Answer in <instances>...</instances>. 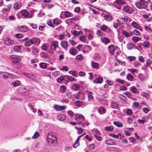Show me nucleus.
Returning <instances> with one entry per match:
<instances>
[{"label": "nucleus", "instance_id": "obj_38", "mask_svg": "<svg viewBox=\"0 0 152 152\" xmlns=\"http://www.w3.org/2000/svg\"><path fill=\"white\" fill-rule=\"evenodd\" d=\"M40 67L43 69H45L47 66V64L44 62H41L39 64Z\"/></svg>", "mask_w": 152, "mask_h": 152}, {"label": "nucleus", "instance_id": "obj_58", "mask_svg": "<svg viewBox=\"0 0 152 152\" xmlns=\"http://www.w3.org/2000/svg\"><path fill=\"white\" fill-rule=\"evenodd\" d=\"M137 121L139 123H140L141 124H143L145 122H146V121L145 120L142 119V120H140V119H138L137 120Z\"/></svg>", "mask_w": 152, "mask_h": 152}, {"label": "nucleus", "instance_id": "obj_31", "mask_svg": "<svg viewBox=\"0 0 152 152\" xmlns=\"http://www.w3.org/2000/svg\"><path fill=\"white\" fill-rule=\"evenodd\" d=\"M21 49L20 46V45H16L13 48L14 51L17 52H20Z\"/></svg>", "mask_w": 152, "mask_h": 152}, {"label": "nucleus", "instance_id": "obj_16", "mask_svg": "<svg viewBox=\"0 0 152 152\" xmlns=\"http://www.w3.org/2000/svg\"><path fill=\"white\" fill-rule=\"evenodd\" d=\"M119 104L118 102L114 101L112 102L111 107L115 109L116 107H119Z\"/></svg>", "mask_w": 152, "mask_h": 152}, {"label": "nucleus", "instance_id": "obj_47", "mask_svg": "<svg viewBox=\"0 0 152 152\" xmlns=\"http://www.w3.org/2000/svg\"><path fill=\"white\" fill-rule=\"evenodd\" d=\"M60 88V91L62 92H64L66 90V87L64 86H61Z\"/></svg>", "mask_w": 152, "mask_h": 152}, {"label": "nucleus", "instance_id": "obj_46", "mask_svg": "<svg viewBox=\"0 0 152 152\" xmlns=\"http://www.w3.org/2000/svg\"><path fill=\"white\" fill-rule=\"evenodd\" d=\"M141 95L142 96H143V97H145V98L148 99L149 97V94L145 92H142L141 94Z\"/></svg>", "mask_w": 152, "mask_h": 152}, {"label": "nucleus", "instance_id": "obj_28", "mask_svg": "<svg viewBox=\"0 0 152 152\" xmlns=\"http://www.w3.org/2000/svg\"><path fill=\"white\" fill-rule=\"evenodd\" d=\"M127 79L130 81H132L134 78L132 75L130 74H128L126 76Z\"/></svg>", "mask_w": 152, "mask_h": 152}, {"label": "nucleus", "instance_id": "obj_62", "mask_svg": "<svg viewBox=\"0 0 152 152\" xmlns=\"http://www.w3.org/2000/svg\"><path fill=\"white\" fill-rule=\"evenodd\" d=\"M86 39V37L85 36H82L80 37V40L83 42H85V40Z\"/></svg>", "mask_w": 152, "mask_h": 152}, {"label": "nucleus", "instance_id": "obj_1", "mask_svg": "<svg viewBox=\"0 0 152 152\" xmlns=\"http://www.w3.org/2000/svg\"><path fill=\"white\" fill-rule=\"evenodd\" d=\"M146 2L144 0H140L135 3L136 6L139 9H146L147 6L146 4Z\"/></svg>", "mask_w": 152, "mask_h": 152}, {"label": "nucleus", "instance_id": "obj_61", "mask_svg": "<svg viewBox=\"0 0 152 152\" xmlns=\"http://www.w3.org/2000/svg\"><path fill=\"white\" fill-rule=\"evenodd\" d=\"M131 72L133 74H135L137 73V71L136 69H131Z\"/></svg>", "mask_w": 152, "mask_h": 152}, {"label": "nucleus", "instance_id": "obj_33", "mask_svg": "<svg viewBox=\"0 0 152 152\" xmlns=\"http://www.w3.org/2000/svg\"><path fill=\"white\" fill-rule=\"evenodd\" d=\"M143 17L148 21L150 22L152 20V18H149L148 15L144 14L143 15Z\"/></svg>", "mask_w": 152, "mask_h": 152}, {"label": "nucleus", "instance_id": "obj_25", "mask_svg": "<svg viewBox=\"0 0 152 152\" xmlns=\"http://www.w3.org/2000/svg\"><path fill=\"white\" fill-rule=\"evenodd\" d=\"M86 93L88 94V98L90 99H93L94 97L93 96V93L90 91H87Z\"/></svg>", "mask_w": 152, "mask_h": 152}, {"label": "nucleus", "instance_id": "obj_24", "mask_svg": "<svg viewBox=\"0 0 152 152\" xmlns=\"http://www.w3.org/2000/svg\"><path fill=\"white\" fill-rule=\"evenodd\" d=\"M130 91L133 93L135 94H137L138 93V91L135 86H132L131 87L130 89Z\"/></svg>", "mask_w": 152, "mask_h": 152}, {"label": "nucleus", "instance_id": "obj_50", "mask_svg": "<svg viewBox=\"0 0 152 152\" xmlns=\"http://www.w3.org/2000/svg\"><path fill=\"white\" fill-rule=\"evenodd\" d=\"M39 134L38 132H36L32 136V138L34 139H35L39 137Z\"/></svg>", "mask_w": 152, "mask_h": 152}, {"label": "nucleus", "instance_id": "obj_7", "mask_svg": "<svg viewBox=\"0 0 152 152\" xmlns=\"http://www.w3.org/2000/svg\"><path fill=\"white\" fill-rule=\"evenodd\" d=\"M108 49L109 50V53L111 55H113L115 54V48L112 45L109 46Z\"/></svg>", "mask_w": 152, "mask_h": 152}, {"label": "nucleus", "instance_id": "obj_20", "mask_svg": "<svg viewBox=\"0 0 152 152\" xmlns=\"http://www.w3.org/2000/svg\"><path fill=\"white\" fill-rule=\"evenodd\" d=\"M10 58L11 60H20V57L17 55H13L11 56L10 57Z\"/></svg>", "mask_w": 152, "mask_h": 152}, {"label": "nucleus", "instance_id": "obj_37", "mask_svg": "<svg viewBox=\"0 0 152 152\" xmlns=\"http://www.w3.org/2000/svg\"><path fill=\"white\" fill-rule=\"evenodd\" d=\"M135 138L140 142H142L143 141V140L136 133L134 134Z\"/></svg>", "mask_w": 152, "mask_h": 152}, {"label": "nucleus", "instance_id": "obj_27", "mask_svg": "<svg viewBox=\"0 0 152 152\" xmlns=\"http://www.w3.org/2000/svg\"><path fill=\"white\" fill-rule=\"evenodd\" d=\"M113 124L118 127H122L123 126V124L121 123L118 121H114Z\"/></svg>", "mask_w": 152, "mask_h": 152}, {"label": "nucleus", "instance_id": "obj_26", "mask_svg": "<svg viewBox=\"0 0 152 152\" xmlns=\"http://www.w3.org/2000/svg\"><path fill=\"white\" fill-rule=\"evenodd\" d=\"M98 111L100 114H103L104 113H105V110L102 107H100L99 108Z\"/></svg>", "mask_w": 152, "mask_h": 152}, {"label": "nucleus", "instance_id": "obj_19", "mask_svg": "<svg viewBox=\"0 0 152 152\" xmlns=\"http://www.w3.org/2000/svg\"><path fill=\"white\" fill-rule=\"evenodd\" d=\"M21 5L20 2H17L14 4L13 8L15 10H17L20 7Z\"/></svg>", "mask_w": 152, "mask_h": 152}, {"label": "nucleus", "instance_id": "obj_10", "mask_svg": "<svg viewBox=\"0 0 152 152\" xmlns=\"http://www.w3.org/2000/svg\"><path fill=\"white\" fill-rule=\"evenodd\" d=\"M79 17L78 16H75L73 18L69 19L67 20L69 23H73L75 21H77L79 20Z\"/></svg>", "mask_w": 152, "mask_h": 152}, {"label": "nucleus", "instance_id": "obj_4", "mask_svg": "<svg viewBox=\"0 0 152 152\" xmlns=\"http://www.w3.org/2000/svg\"><path fill=\"white\" fill-rule=\"evenodd\" d=\"M4 44L8 46L11 45L14 43V41L8 37H6L4 39Z\"/></svg>", "mask_w": 152, "mask_h": 152}, {"label": "nucleus", "instance_id": "obj_9", "mask_svg": "<svg viewBox=\"0 0 152 152\" xmlns=\"http://www.w3.org/2000/svg\"><path fill=\"white\" fill-rule=\"evenodd\" d=\"M61 45L62 48L66 50H67L68 46V42L66 41H62L61 43Z\"/></svg>", "mask_w": 152, "mask_h": 152}, {"label": "nucleus", "instance_id": "obj_3", "mask_svg": "<svg viewBox=\"0 0 152 152\" xmlns=\"http://www.w3.org/2000/svg\"><path fill=\"white\" fill-rule=\"evenodd\" d=\"M37 40L35 38H32L27 41H25L24 42V45L25 47H28L34 44L37 42Z\"/></svg>", "mask_w": 152, "mask_h": 152}, {"label": "nucleus", "instance_id": "obj_12", "mask_svg": "<svg viewBox=\"0 0 152 152\" xmlns=\"http://www.w3.org/2000/svg\"><path fill=\"white\" fill-rule=\"evenodd\" d=\"M103 17L107 21H111L112 19V16L107 14H105L103 16Z\"/></svg>", "mask_w": 152, "mask_h": 152}, {"label": "nucleus", "instance_id": "obj_11", "mask_svg": "<svg viewBox=\"0 0 152 152\" xmlns=\"http://www.w3.org/2000/svg\"><path fill=\"white\" fill-rule=\"evenodd\" d=\"M88 30V32L87 36L88 39L89 40H91L94 38V33L92 31H90Z\"/></svg>", "mask_w": 152, "mask_h": 152}, {"label": "nucleus", "instance_id": "obj_43", "mask_svg": "<svg viewBox=\"0 0 152 152\" xmlns=\"http://www.w3.org/2000/svg\"><path fill=\"white\" fill-rule=\"evenodd\" d=\"M115 2L120 5H123L124 4V2L122 0H116Z\"/></svg>", "mask_w": 152, "mask_h": 152}, {"label": "nucleus", "instance_id": "obj_54", "mask_svg": "<svg viewBox=\"0 0 152 152\" xmlns=\"http://www.w3.org/2000/svg\"><path fill=\"white\" fill-rule=\"evenodd\" d=\"M115 81L116 82L119 83L121 84H124V80L118 78L116 79Z\"/></svg>", "mask_w": 152, "mask_h": 152}, {"label": "nucleus", "instance_id": "obj_45", "mask_svg": "<svg viewBox=\"0 0 152 152\" xmlns=\"http://www.w3.org/2000/svg\"><path fill=\"white\" fill-rule=\"evenodd\" d=\"M19 28L22 29L23 30V31L24 32L27 31L28 30V28L25 26H21Z\"/></svg>", "mask_w": 152, "mask_h": 152}, {"label": "nucleus", "instance_id": "obj_56", "mask_svg": "<svg viewBox=\"0 0 152 152\" xmlns=\"http://www.w3.org/2000/svg\"><path fill=\"white\" fill-rule=\"evenodd\" d=\"M94 136L95 137V138L97 139V140L98 141H100L102 139V138L101 137L98 135H97L94 134Z\"/></svg>", "mask_w": 152, "mask_h": 152}, {"label": "nucleus", "instance_id": "obj_21", "mask_svg": "<svg viewBox=\"0 0 152 152\" xmlns=\"http://www.w3.org/2000/svg\"><path fill=\"white\" fill-rule=\"evenodd\" d=\"M41 57L44 58H49L48 56L46 53L41 52L40 53Z\"/></svg>", "mask_w": 152, "mask_h": 152}, {"label": "nucleus", "instance_id": "obj_57", "mask_svg": "<svg viewBox=\"0 0 152 152\" xmlns=\"http://www.w3.org/2000/svg\"><path fill=\"white\" fill-rule=\"evenodd\" d=\"M25 75L26 77H27L28 78H30L31 77H34V75L33 74H31L30 73H26Z\"/></svg>", "mask_w": 152, "mask_h": 152}, {"label": "nucleus", "instance_id": "obj_14", "mask_svg": "<svg viewBox=\"0 0 152 152\" xmlns=\"http://www.w3.org/2000/svg\"><path fill=\"white\" fill-rule=\"evenodd\" d=\"M52 22L54 24L58 25L61 23V20L60 19L56 18L53 19Z\"/></svg>", "mask_w": 152, "mask_h": 152}, {"label": "nucleus", "instance_id": "obj_44", "mask_svg": "<svg viewBox=\"0 0 152 152\" xmlns=\"http://www.w3.org/2000/svg\"><path fill=\"white\" fill-rule=\"evenodd\" d=\"M64 76L65 77H66L67 79L70 81L73 82V81H74V78L73 77H72L71 76H69V75H65Z\"/></svg>", "mask_w": 152, "mask_h": 152}, {"label": "nucleus", "instance_id": "obj_64", "mask_svg": "<svg viewBox=\"0 0 152 152\" xmlns=\"http://www.w3.org/2000/svg\"><path fill=\"white\" fill-rule=\"evenodd\" d=\"M107 28V26L104 25H103L100 28L101 30L103 31H105Z\"/></svg>", "mask_w": 152, "mask_h": 152}, {"label": "nucleus", "instance_id": "obj_41", "mask_svg": "<svg viewBox=\"0 0 152 152\" xmlns=\"http://www.w3.org/2000/svg\"><path fill=\"white\" fill-rule=\"evenodd\" d=\"M91 65L92 67L94 68H97L99 66L98 64L93 61L91 62Z\"/></svg>", "mask_w": 152, "mask_h": 152}, {"label": "nucleus", "instance_id": "obj_2", "mask_svg": "<svg viewBox=\"0 0 152 152\" xmlns=\"http://www.w3.org/2000/svg\"><path fill=\"white\" fill-rule=\"evenodd\" d=\"M51 49L48 51L49 53H53V50H56V48L58 47V42L57 41H54L50 42Z\"/></svg>", "mask_w": 152, "mask_h": 152}, {"label": "nucleus", "instance_id": "obj_51", "mask_svg": "<svg viewBox=\"0 0 152 152\" xmlns=\"http://www.w3.org/2000/svg\"><path fill=\"white\" fill-rule=\"evenodd\" d=\"M130 141L134 144L135 143V142L136 141V140L134 139V137H131L129 138Z\"/></svg>", "mask_w": 152, "mask_h": 152}, {"label": "nucleus", "instance_id": "obj_18", "mask_svg": "<svg viewBox=\"0 0 152 152\" xmlns=\"http://www.w3.org/2000/svg\"><path fill=\"white\" fill-rule=\"evenodd\" d=\"M70 54L73 55H75L77 53V50L74 48H71L69 50Z\"/></svg>", "mask_w": 152, "mask_h": 152}, {"label": "nucleus", "instance_id": "obj_42", "mask_svg": "<svg viewBox=\"0 0 152 152\" xmlns=\"http://www.w3.org/2000/svg\"><path fill=\"white\" fill-rule=\"evenodd\" d=\"M133 44L129 43L127 45V48L129 50H131L133 48Z\"/></svg>", "mask_w": 152, "mask_h": 152}, {"label": "nucleus", "instance_id": "obj_59", "mask_svg": "<svg viewBox=\"0 0 152 152\" xmlns=\"http://www.w3.org/2000/svg\"><path fill=\"white\" fill-rule=\"evenodd\" d=\"M150 109L148 108H143L142 111L146 114H147L149 111Z\"/></svg>", "mask_w": 152, "mask_h": 152}, {"label": "nucleus", "instance_id": "obj_40", "mask_svg": "<svg viewBox=\"0 0 152 152\" xmlns=\"http://www.w3.org/2000/svg\"><path fill=\"white\" fill-rule=\"evenodd\" d=\"M64 80V77L62 75L57 79V82L58 83H60L62 80Z\"/></svg>", "mask_w": 152, "mask_h": 152}, {"label": "nucleus", "instance_id": "obj_22", "mask_svg": "<svg viewBox=\"0 0 152 152\" xmlns=\"http://www.w3.org/2000/svg\"><path fill=\"white\" fill-rule=\"evenodd\" d=\"M72 89L74 91H77L80 89V85L76 83L73 85L72 86Z\"/></svg>", "mask_w": 152, "mask_h": 152}, {"label": "nucleus", "instance_id": "obj_29", "mask_svg": "<svg viewBox=\"0 0 152 152\" xmlns=\"http://www.w3.org/2000/svg\"><path fill=\"white\" fill-rule=\"evenodd\" d=\"M141 39V38L140 37H134L132 38V40L134 41L135 43Z\"/></svg>", "mask_w": 152, "mask_h": 152}, {"label": "nucleus", "instance_id": "obj_15", "mask_svg": "<svg viewBox=\"0 0 152 152\" xmlns=\"http://www.w3.org/2000/svg\"><path fill=\"white\" fill-rule=\"evenodd\" d=\"M101 40L105 44H107L108 43L110 42V39L107 37H103L101 38Z\"/></svg>", "mask_w": 152, "mask_h": 152}, {"label": "nucleus", "instance_id": "obj_39", "mask_svg": "<svg viewBox=\"0 0 152 152\" xmlns=\"http://www.w3.org/2000/svg\"><path fill=\"white\" fill-rule=\"evenodd\" d=\"M122 34L125 35L126 37L128 38L131 36L129 34L126 30H123L122 32Z\"/></svg>", "mask_w": 152, "mask_h": 152}, {"label": "nucleus", "instance_id": "obj_55", "mask_svg": "<svg viewBox=\"0 0 152 152\" xmlns=\"http://www.w3.org/2000/svg\"><path fill=\"white\" fill-rule=\"evenodd\" d=\"M31 49L33 52L37 53H38L39 52L37 49L34 46L32 47L31 48Z\"/></svg>", "mask_w": 152, "mask_h": 152}, {"label": "nucleus", "instance_id": "obj_36", "mask_svg": "<svg viewBox=\"0 0 152 152\" xmlns=\"http://www.w3.org/2000/svg\"><path fill=\"white\" fill-rule=\"evenodd\" d=\"M52 137H51V134H49L47 136V141L48 142L52 143L53 141H51Z\"/></svg>", "mask_w": 152, "mask_h": 152}, {"label": "nucleus", "instance_id": "obj_8", "mask_svg": "<svg viewBox=\"0 0 152 152\" xmlns=\"http://www.w3.org/2000/svg\"><path fill=\"white\" fill-rule=\"evenodd\" d=\"M75 115L76 116L75 119L77 121H84L85 119L84 117L82 115L77 114H76Z\"/></svg>", "mask_w": 152, "mask_h": 152}, {"label": "nucleus", "instance_id": "obj_34", "mask_svg": "<svg viewBox=\"0 0 152 152\" xmlns=\"http://www.w3.org/2000/svg\"><path fill=\"white\" fill-rule=\"evenodd\" d=\"M12 84L14 87H16L21 85L20 82V81L16 80L14 82L12 83Z\"/></svg>", "mask_w": 152, "mask_h": 152}, {"label": "nucleus", "instance_id": "obj_53", "mask_svg": "<svg viewBox=\"0 0 152 152\" xmlns=\"http://www.w3.org/2000/svg\"><path fill=\"white\" fill-rule=\"evenodd\" d=\"M72 75H73L75 77H77L78 75V74L77 72L75 70H74L72 71Z\"/></svg>", "mask_w": 152, "mask_h": 152}, {"label": "nucleus", "instance_id": "obj_49", "mask_svg": "<svg viewBox=\"0 0 152 152\" xmlns=\"http://www.w3.org/2000/svg\"><path fill=\"white\" fill-rule=\"evenodd\" d=\"M132 24L134 27L136 28H137L139 27V26L138 24L135 22H133Z\"/></svg>", "mask_w": 152, "mask_h": 152}, {"label": "nucleus", "instance_id": "obj_13", "mask_svg": "<svg viewBox=\"0 0 152 152\" xmlns=\"http://www.w3.org/2000/svg\"><path fill=\"white\" fill-rule=\"evenodd\" d=\"M55 109L57 111H60L62 110L65 109L66 108V106H60L56 105L54 107Z\"/></svg>", "mask_w": 152, "mask_h": 152}, {"label": "nucleus", "instance_id": "obj_60", "mask_svg": "<svg viewBox=\"0 0 152 152\" xmlns=\"http://www.w3.org/2000/svg\"><path fill=\"white\" fill-rule=\"evenodd\" d=\"M65 16V17L68 18L70 16V14L68 11H66L64 12Z\"/></svg>", "mask_w": 152, "mask_h": 152}, {"label": "nucleus", "instance_id": "obj_30", "mask_svg": "<svg viewBox=\"0 0 152 152\" xmlns=\"http://www.w3.org/2000/svg\"><path fill=\"white\" fill-rule=\"evenodd\" d=\"M104 129L107 131H112L114 129L113 126H109L105 127L104 128Z\"/></svg>", "mask_w": 152, "mask_h": 152}, {"label": "nucleus", "instance_id": "obj_35", "mask_svg": "<svg viewBox=\"0 0 152 152\" xmlns=\"http://www.w3.org/2000/svg\"><path fill=\"white\" fill-rule=\"evenodd\" d=\"M71 32L73 35L76 37L78 36L80 34V32L77 31L75 30H72L71 31Z\"/></svg>", "mask_w": 152, "mask_h": 152}, {"label": "nucleus", "instance_id": "obj_17", "mask_svg": "<svg viewBox=\"0 0 152 152\" xmlns=\"http://www.w3.org/2000/svg\"><path fill=\"white\" fill-rule=\"evenodd\" d=\"M103 81V78L102 77H99L96 79V80H94V82L96 83H101Z\"/></svg>", "mask_w": 152, "mask_h": 152}, {"label": "nucleus", "instance_id": "obj_52", "mask_svg": "<svg viewBox=\"0 0 152 152\" xmlns=\"http://www.w3.org/2000/svg\"><path fill=\"white\" fill-rule=\"evenodd\" d=\"M124 94L129 98H131L132 97V96L131 93L129 92H126L124 93Z\"/></svg>", "mask_w": 152, "mask_h": 152}, {"label": "nucleus", "instance_id": "obj_23", "mask_svg": "<svg viewBox=\"0 0 152 152\" xmlns=\"http://www.w3.org/2000/svg\"><path fill=\"white\" fill-rule=\"evenodd\" d=\"M57 118L60 121H63L66 118V116L64 115H58Z\"/></svg>", "mask_w": 152, "mask_h": 152}, {"label": "nucleus", "instance_id": "obj_32", "mask_svg": "<svg viewBox=\"0 0 152 152\" xmlns=\"http://www.w3.org/2000/svg\"><path fill=\"white\" fill-rule=\"evenodd\" d=\"M143 45L144 47L148 48L150 46V43L148 42L145 41L143 42Z\"/></svg>", "mask_w": 152, "mask_h": 152}, {"label": "nucleus", "instance_id": "obj_5", "mask_svg": "<svg viewBox=\"0 0 152 152\" xmlns=\"http://www.w3.org/2000/svg\"><path fill=\"white\" fill-rule=\"evenodd\" d=\"M123 10L124 12L129 14L132 13L133 12L132 9L128 6H124L123 7Z\"/></svg>", "mask_w": 152, "mask_h": 152}, {"label": "nucleus", "instance_id": "obj_63", "mask_svg": "<svg viewBox=\"0 0 152 152\" xmlns=\"http://www.w3.org/2000/svg\"><path fill=\"white\" fill-rule=\"evenodd\" d=\"M152 63V61L150 59H148L146 61V66H148Z\"/></svg>", "mask_w": 152, "mask_h": 152}, {"label": "nucleus", "instance_id": "obj_6", "mask_svg": "<svg viewBox=\"0 0 152 152\" xmlns=\"http://www.w3.org/2000/svg\"><path fill=\"white\" fill-rule=\"evenodd\" d=\"M21 14L24 17H27L28 18H31L32 16V15H29V13L26 10H22L21 12Z\"/></svg>", "mask_w": 152, "mask_h": 152}, {"label": "nucleus", "instance_id": "obj_48", "mask_svg": "<svg viewBox=\"0 0 152 152\" xmlns=\"http://www.w3.org/2000/svg\"><path fill=\"white\" fill-rule=\"evenodd\" d=\"M76 105L77 106H80L83 104V102L81 101H77L76 102Z\"/></svg>", "mask_w": 152, "mask_h": 152}]
</instances>
